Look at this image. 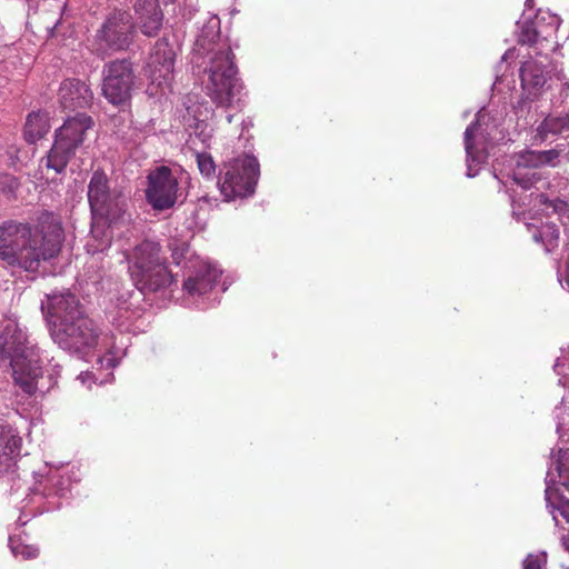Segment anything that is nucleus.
Returning a JSON list of instances; mask_svg holds the SVG:
<instances>
[{"instance_id": "nucleus-1", "label": "nucleus", "mask_w": 569, "mask_h": 569, "mask_svg": "<svg viewBox=\"0 0 569 569\" xmlns=\"http://www.w3.org/2000/svg\"><path fill=\"white\" fill-rule=\"evenodd\" d=\"M63 241L60 218L51 211H40L34 224L6 219L0 221V262L12 271L36 273L60 254Z\"/></svg>"}, {"instance_id": "nucleus-29", "label": "nucleus", "mask_w": 569, "mask_h": 569, "mask_svg": "<svg viewBox=\"0 0 569 569\" xmlns=\"http://www.w3.org/2000/svg\"><path fill=\"white\" fill-rule=\"evenodd\" d=\"M193 133L194 137L203 144V147H209L213 137V127L206 120H197Z\"/></svg>"}, {"instance_id": "nucleus-31", "label": "nucleus", "mask_w": 569, "mask_h": 569, "mask_svg": "<svg viewBox=\"0 0 569 569\" xmlns=\"http://www.w3.org/2000/svg\"><path fill=\"white\" fill-rule=\"evenodd\" d=\"M19 188L18 179L10 174L0 172V191L7 196L14 194Z\"/></svg>"}, {"instance_id": "nucleus-13", "label": "nucleus", "mask_w": 569, "mask_h": 569, "mask_svg": "<svg viewBox=\"0 0 569 569\" xmlns=\"http://www.w3.org/2000/svg\"><path fill=\"white\" fill-rule=\"evenodd\" d=\"M560 26L557 14L539 10L533 19L518 21V42L532 46L539 40H548L553 37Z\"/></svg>"}, {"instance_id": "nucleus-41", "label": "nucleus", "mask_w": 569, "mask_h": 569, "mask_svg": "<svg viewBox=\"0 0 569 569\" xmlns=\"http://www.w3.org/2000/svg\"><path fill=\"white\" fill-rule=\"evenodd\" d=\"M58 483L60 485V487H59V488H57L54 492H56V495H58V496H63V495H64V490H66V488H63V487H62V485H63V483H62V481H58Z\"/></svg>"}, {"instance_id": "nucleus-23", "label": "nucleus", "mask_w": 569, "mask_h": 569, "mask_svg": "<svg viewBox=\"0 0 569 569\" xmlns=\"http://www.w3.org/2000/svg\"><path fill=\"white\" fill-rule=\"evenodd\" d=\"M171 250V257L177 266L183 264L184 268H196L200 261L198 259L193 261L192 252L189 243L182 240L172 239L169 242Z\"/></svg>"}, {"instance_id": "nucleus-4", "label": "nucleus", "mask_w": 569, "mask_h": 569, "mask_svg": "<svg viewBox=\"0 0 569 569\" xmlns=\"http://www.w3.org/2000/svg\"><path fill=\"white\" fill-rule=\"evenodd\" d=\"M0 361L11 368L17 385L24 392H36L43 360L37 343L14 319H7L0 325Z\"/></svg>"}, {"instance_id": "nucleus-2", "label": "nucleus", "mask_w": 569, "mask_h": 569, "mask_svg": "<svg viewBox=\"0 0 569 569\" xmlns=\"http://www.w3.org/2000/svg\"><path fill=\"white\" fill-rule=\"evenodd\" d=\"M219 41L220 19L212 16L196 39L191 61L194 72L207 77L202 83L212 102L231 107L241 102L244 88L231 48Z\"/></svg>"}, {"instance_id": "nucleus-21", "label": "nucleus", "mask_w": 569, "mask_h": 569, "mask_svg": "<svg viewBox=\"0 0 569 569\" xmlns=\"http://www.w3.org/2000/svg\"><path fill=\"white\" fill-rule=\"evenodd\" d=\"M50 129L48 112L33 111L28 114L23 136L27 142L34 143L42 139Z\"/></svg>"}, {"instance_id": "nucleus-36", "label": "nucleus", "mask_w": 569, "mask_h": 569, "mask_svg": "<svg viewBox=\"0 0 569 569\" xmlns=\"http://www.w3.org/2000/svg\"><path fill=\"white\" fill-rule=\"evenodd\" d=\"M557 509L559 510L562 518L569 523V502H561Z\"/></svg>"}, {"instance_id": "nucleus-5", "label": "nucleus", "mask_w": 569, "mask_h": 569, "mask_svg": "<svg viewBox=\"0 0 569 569\" xmlns=\"http://www.w3.org/2000/svg\"><path fill=\"white\" fill-rule=\"evenodd\" d=\"M160 251L158 243L142 241L126 256L130 278L143 295L158 292L173 281Z\"/></svg>"}, {"instance_id": "nucleus-11", "label": "nucleus", "mask_w": 569, "mask_h": 569, "mask_svg": "<svg viewBox=\"0 0 569 569\" xmlns=\"http://www.w3.org/2000/svg\"><path fill=\"white\" fill-rule=\"evenodd\" d=\"M179 183L168 167H158L148 176L146 198L154 210H167L178 201Z\"/></svg>"}, {"instance_id": "nucleus-16", "label": "nucleus", "mask_w": 569, "mask_h": 569, "mask_svg": "<svg viewBox=\"0 0 569 569\" xmlns=\"http://www.w3.org/2000/svg\"><path fill=\"white\" fill-rule=\"evenodd\" d=\"M59 99L64 110L86 109L91 106L93 93L86 82L66 79L60 84Z\"/></svg>"}, {"instance_id": "nucleus-10", "label": "nucleus", "mask_w": 569, "mask_h": 569, "mask_svg": "<svg viewBox=\"0 0 569 569\" xmlns=\"http://www.w3.org/2000/svg\"><path fill=\"white\" fill-rule=\"evenodd\" d=\"M134 30L132 17L128 11L111 12L97 31L98 50L102 52L127 50L133 42Z\"/></svg>"}, {"instance_id": "nucleus-30", "label": "nucleus", "mask_w": 569, "mask_h": 569, "mask_svg": "<svg viewBox=\"0 0 569 569\" xmlns=\"http://www.w3.org/2000/svg\"><path fill=\"white\" fill-rule=\"evenodd\" d=\"M197 163L201 174H203L207 178L213 177L216 166L210 154L197 153Z\"/></svg>"}, {"instance_id": "nucleus-3", "label": "nucleus", "mask_w": 569, "mask_h": 569, "mask_svg": "<svg viewBox=\"0 0 569 569\" xmlns=\"http://www.w3.org/2000/svg\"><path fill=\"white\" fill-rule=\"evenodd\" d=\"M53 323L50 335L62 350L83 357L99 343L101 331L96 322L83 313L77 297L70 291L49 297Z\"/></svg>"}, {"instance_id": "nucleus-25", "label": "nucleus", "mask_w": 569, "mask_h": 569, "mask_svg": "<svg viewBox=\"0 0 569 569\" xmlns=\"http://www.w3.org/2000/svg\"><path fill=\"white\" fill-rule=\"evenodd\" d=\"M532 166H525L521 163V154L517 160V167L513 171V180L522 189L528 190L541 180V176L535 170Z\"/></svg>"}, {"instance_id": "nucleus-6", "label": "nucleus", "mask_w": 569, "mask_h": 569, "mask_svg": "<svg viewBox=\"0 0 569 569\" xmlns=\"http://www.w3.org/2000/svg\"><path fill=\"white\" fill-rule=\"evenodd\" d=\"M93 126V119L84 112L67 118L54 132V142L44 158L46 167L62 173Z\"/></svg>"}, {"instance_id": "nucleus-24", "label": "nucleus", "mask_w": 569, "mask_h": 569, "mask_svg": "<svg viewBox=\"0 0 569 569\" xmlns=\"http://www.w3.org/2000/svg\"><path fill=\"white\" fill-rule=\"evenodd\" d=\"M558 158L559 151L556 149L545 151L530 150L521 153V163L525 166H532L535 168L545 164L555 166Z\"/></svg>"}, {"instance_id": "nucleus-22", "label": "nucleus", "mask_w": 569, "mask_h": 569, "mask_svg": "<svg viewBox=\"0 0 569 569\" xmlns=\"http://www.w3.org/2000/svg\"><path fill=\"white\" fill-rule=\"evenodd\" d=\"M566 132H569V113L549 114L537 128V137L541 141Z\"/></svg>"}, {"instance_id": "nucleus-27", "label": "nucleus", "mask_w": 569, "mask_h": 569, "mask_svg": "<svg viewBox=\"0 0 569 569\" xmlns=\"http://www.w3.org/2000/svg\"><path fill=\"white\" fill-rule=\"evenodd\" d=\"M557 433L562 441L569 442V406H558L555 409Z\"/></svg>"}, {"instance_id": "nucleus-32", "label": "nucleus", "mask_w": 569, "mask_h": 569, "mask_svg": "<svg viewBox=\"0 0 569 569\" xmlns=\"http://www.w3.org/2000/svg\"><path fill=\"white\" fill-rule=\"evenodd\" d=\"M546 555H528L522 562V569H546Z\"/></svg>"}, {"instance_id": "nucleus-37", "label": "nucleus", "mask_w": 569, "mask_h": 569, "mask_svg": "<svg viewBox=\"0 0 569 569\" xmlns=\"http://www.w3.org/2000/svg\"><path fill=\"white\" fill-rule=\"evenodd\" d=\"M118 136L126 142H134V138H133V134L136 133V130H133V132L131 134H127V133H121V132H117Z\"/></svg>"}, {"instance_id": "nucleus-44", "label": "nucleus", "mask_w": 569, "mask_h": 569, "mask_svg": "<svg viewBox=\"0 0 569 569\" xmlns=\"http://www.w3.org/2000/svg\"><path fill=\"white\" fill-rule=\"evenodd\" d=\"M232 119H233V116H232V114H228V116H227V121H228L229 123H230V122H232Z\"/></svg>"}, {"instance_id": "nucleus-34", "label": "nucleus", "mask_w": 569, "mask_h": 569, "mask_svg": "<svg viewBox=\"0 0 569 569\" xmlns=\"http://www.w3.org/2000/svg\"><path fill=\"white\" fill-rule=\"evenodd\" d=\"M558 281L563 289L569 291V259L566 262L565 270H558Z\"/></svg>"}, {"instance_id": "nucleus-40", "label": "nucleus", "mask_w": 569, "mask_h": 569, "mask_svg": "<svg viewBox=\"0 0 569 569\" xmlns=\"http://www.w3.org/2000/svg\"><path fill=\"white\" fill-rule=\"evenodd\" d=\"M563 366V363L561 362V359H557L556 360V363L553 366V369L555 371L558 373V375H561V371H560V368Z\"/></svg>"}, {"instance_id": "nucleus-14", "label": "nucleus", "mask_w": 569, "mask_h": 569, "mask_svg": "<svg viewBox=\"0 0 569 569\" xmlns=\"http://www.w3.org/2000/svg\"><path fill=\"white\" fill-rule=\"evenodd\" d=\"M481 118V111H479L476 120L467 127L463 133L468 178L476 177L478 170L473 169V166L483 163L488 158V141L480 122Z\"/></svg>"}, {"instance_id": "nucleus-28", "label": "nucleus", "mask_w": 569, "mask_h": 569, "mask_svg": "<svg viewBox=\"0 0 569 569\" xmlns=\"http://www.w3.org/2000/svg\"><path fill=\"white\" fill-rule=\"evenodd\" d=\"M9 547L16 557L20 556L26 560L36 558L39 555V549L37 547L24 545L19 538L10 537Z\"/></svg>"}, {"instance_id": "nucleus-18", "label": "nucleus", "mask_w": 569, "mask_h": 569, "mask_svg": "<svg viewBox=\"0 0 569 569\" xmlns=\"http://www.w3.org/2000/svg\"><path fill=\"white\" fill-rule=\"evenodd\" d=\"M560 483L569 490V450L559 449L557 455L552 453L551 465L547 471L545 490L547 507L555 509V505L551 502L555 490L551 485Z\"/></svg>"}, {"instance_id": "nucleus-33", "label": "nucleus", "mask_w": 569, "mask_h": 569, "mask_svg": "<svg viewBox=\"0 0 569 569\" xmlns=\"http://www.w3.org/2000/svg\"><path fill=\"white\" fill-rule=\"evenodd\" d=\"M540 202L552 207L553 212L562 213L567 210V202L561 199L549 200L547 196L540 194Z\"/></svg>"}, {"instance_id": "nucleus-19", "label": "nucleus", "mask_w": 569, "mask_h": 569, "mask_svg": "<svg viewBox=\"0 0 569 569\" xmlns=\"http://www.w3.org/2000/svg\"><path fill=\"white\" fill-rule=\"evenodd\" d=\"M133 8L141 32L147 37H156L163 22V13L159 1L136 0Z\"/></svg>"}, {"instance_id": "nucleus-39", "label": "nucleus", "mask_w": 569, "mask_h": 569, "mask_svg": "<svg viewBox=\"0 0 569 569\" xmlns=\"http://www.w3.org/2000/svg\"><path fill=\"white\" fill-rule=\"evenodd\" d=\"M200 200H201V201H203V202H207V203H209V204H212V201H213V202H217V199H216L214 197H210V196H208V194L202 196V197L200 198Z\"/></svg>"}, {"instance_id": "nucleus-42", "label": "nucleus", "mask_w": 569, "mask_h": 569, "mask_svg": "<svg viewBox=\"0 0 569 569\" xmlns=\"http://www.w3.org/2000/svg\"><path fill=\"white\" fill-rule=\"evenodd\" d=\"M547 26H548V20L539 21V24H538L539 28H546Z\"/></svg>"}, {"instance_id": "nucleus-8", "label": "nucleus", "mask_w": 569, "mask_h": 569, "mask_svg": "<svg viewBox=\"0 0 569 569\" xmlns=\"http://www.w3.org/2000/svg\"><path fill=\"white\" fill-rule=\"evenodd\" d=\"M88 201L92 217L110 226L117 223L126 213V200L111 192L109 179L102 170H96L91 176Z\"/></svg>"}, {"instance_id": "nucleus-35", "label": "nucleus", "mask_w": 569, "mask_h": 569, "mask_svg": "<svg viewBox=\"0 0 569 569\" xmlns=\"http://www.w3.org/2000/svg\"><path fill=\"white\" fill-rule=\"evenodd\" d=\"M527 98L526 99H520L515 106H513V110L516 112L517 116H523L525 113H528L529 110H530V106L527 103Z\"/></svg>"}, {"instance_id": "nucleus-12", "label": "nucleus", "mask_w": 569, "mask_h": 569, "mask_svg": "<svg viewBox=\"0 0 569 569\" xmlns=\"http://www.w3.org/2000/svg\"><path fill=\"white\" fill-rule=\"evenodd\" d=\"M176 52L169 44L168 39H159L148 61V73L152 84L163 89L170 87L173 80Z\"/></svg>"}, {"instance_id": "nucleus-20", "label": "nucleus", "mask_w": 569, "mask_h": 569, "mask_svg": "<svg viewBox=\"0 0 569 569\" xmlns=\"http://www.w3.org/2000/svg\"><path fill=\"white\" fill-rule=\"evenodd\" d=\"M519 72L521 87L527 92V99L537 98L547 82L545 67L535 60H528L522 63Z\"/></svg>"}, {"instance_id": "nucleus-38", "label": "nucleus", "mask_w": 569, "mask_h": 569, "mask_svg": "<svg viewBox=\"0 0 569 569\" xmlns=\"http://www.w3.org/2000/svg\"><path fill=\"white\" fill-rule=\"evenodd\" d=\"M561 542H562V546L565 547V549L567 551H569V532L561 537Z\"/></svg>"}, {"instance_id": "nucleus-15", "label": "nucleus", "mask_w": 569, "mask_h": 569, "mask_svg": "<svg viewBox=\"0 0 569 569\" xmlns=\"http://www.w3.org/2000/svg\"><path fill=\"white\" fill-rule=\"evenodd\" d=\"M22 438L10 425H0V477L14 472L20 456Z\"/></svg>"}, {"instance_id": "nucleus-7", "label": "nucleus", "mask_w": 569, "mask_h": 569, "mask_svg": "<svg viewBox=\"0 0 569 569\" xmlns=\"http://www.w3.org/2000/svg\"><path fill=\"white\" fill-rule=\"evenodd\" d=\"M260 176V166L256 157L243 154L223 164L217 186L224 201L250 197Z\"/></svg>"}, {"instance_id": "nucleus-43", "label": "nucleus", "mask_w": 569, "mask_h": 569, "mask_svg": "<svg viewBox=\"0 0 569 569\" xmlns=\"http://www.w3.org/2000/svg\"><path fill=\"white\" fill-rule=\"evenodd\" d=\"M533 0H526V7L531 8Z\"/></svg>"}, {"instance_id": "nucleus-26", "label": "nucleus", "mask_w": 569, "mask_h": 569, "mask_svg": "<svg viewBox=\"0 0 569 569\" xmlns=\"http://www.w3.org/2000/svg\"><path fill=\"white\" fill-rule=\"evenodd\" d=\"M533 240L542 243L547 252H551L558 247L559 230L556 224H543L533 233Z\"/></svg>"}, {"instance_id": "nucleus-9", "label": "nucleus", "mask_w": 569, "mask_h": 569, "mask_svg": "<svg viewBox=\"0 0 569 569\" xmlns=\"http://www.w3.org/2000/svg\"><path fill=\"white\" fill-rule=\"evenodd\" d=\"M134 73L127 59H117L103 66L101 91L106 100L116 107H126L132 97Z\"/></svg>"}, {"instance_id": "nucleus-17", "label": "nucleus", "mask_w": 569, "mask_h": 569, "mask_svg": "<svg viewBox=\"0 0 569 569\" xmlns=\"http://www.w3.org/2000/svg\"><path fill=\"white\" fill-rule=\"evenodd\" d=\"M194 274L183 282V289L191 297L203 296L217 284L221 271L209 262L201 261L194 268Z\"/></svg>"}]
</instances>
